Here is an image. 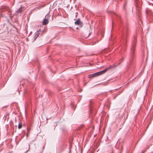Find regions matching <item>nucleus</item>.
Listing matches in <instances>:
<instances>
[{
  "label": "nucleus",
  "instance_id": "1",
  "mask_svg": "<svg viewBox=\"0 0 153 153\" xmlns=\"http://www.w3.org/2000/svg\"><path fill=\"white\" fill-rule=\"evenodd\" d=\"M111 68V66H110L108 67L107 68H105V70L100 71L95 73H94L93 74H90L88 75V77L91 78H93L94 77H95L97 76H98L99 75H100L105 72L107 70L110 69Z\"/></svg>",
  "mask_w": 153,
  "mask_h": 153
},
{
  "label": "nucleus",
  "instance_id": "2",
  "mask_svg": "<svg viewBox=\"0 0 153 153\" xmlns=\"http://www.w3.org/2000/svg\"><path fill=\"white\" fill-rule=\"evenodd\" d=\"M134 40L132 42V45L131 48V53L132 55H133L134 53L135 45L136 42V37L134 36L133 37Z\"/></svg>",
  "mask_w": 153,
  "mask_h": 153
},
{
  "label": "nucleus",
  "instance_id": "3",
  "mask_svg": "<svg viewBox=\"0 0 153 153\" xmlns=\"http://www.w3.org/2000/svg\"><path fill=\"white\" fill-rule=\"evenodd\" d=\"M7 11L8 12L9 15L11 18H12L13 17V16L11 14V10H10V8L7 6L3 7H2L1 9V12Z\"/></svg>",
  "mask_w": 153,
  "mask_h": 153
},
{
  "label": "nucleus",
  "instance_id": "4",
  "mask_svg": "<svg viewBox=\"0 0 153 153\" xmlns=\"http://www.w3.org/2000/svg\"><path fill=\"white\" fill-rule=\"evenodd\" d=\"M141 0H135V4L136 6V9L137 10H139V6L141 4Z\"/></svg>",
  "mask_w": 153,
  "mask_h": 153
},
{
  "label": "nucleus",
  "instance_id": "5",
  "mask_svg": "<svg viewBox=\"0 0 153 153\" xmlns=\"http://www.w3.org/2000/svg\"><path fill=\"white\" fill-rule=\"evenodd\" d=\"M48 16L46 15L45 16V18L44 19L42 22V25H47L48 23Z\"/></svg>",
  "mask_w": 153,
  "mask_h": 153
},
{
  "label": "nucleus",
  "instance_id": "6",
  "mask_svg": "<svg viewBox=\"0 0 153 153\" xmlns=\"http://www.w3.org/2000/svg\"><path fill=\"white\" fill-rule=\"evenodd\" d=\"M74 24L76 25H79L80 27H82V22L80 21V19H78L75 22Z\"/></svg>",
  "mask_w": 153,
  "mask_h": 153
},
{
  "label": "nucleus",
  "instance_id": "7",
  "mask_svg": "<svg viewBox=\"0 0 153 153\" xmlns=\"http://www.w3.org/2000/svg\"><path fill=\"white\" fill-rule=\"evenodd\" d=\"M39 31H36L35 33V36L33 37V38L34 39V40L36 39L37 37L39 36Z\"/></svg>",
  "mask_w": 153,
  "mask_h": 153
},
{
  "label": "nucleus",
  "instance_id": "8",
  "mask_svg": "<svg viewBox=\"0 0 153 153\" xmlns=\"http://www.w3.org/2000/svg\"><path fill=\"white\" fill-rule=\"evenodd\" d=\"M37 31H39V34H42L44 32H46V30L45 29L44 30H41V29L39 30H37Z\"/></svg>",
  "mask_w": 153,
  "mask_h": 153
},
{
  "label": "nucleus",
  "instance_id": "9",
  "mask_svg": "<svg viewBox=\"0 0 153 153\" xmlns=\"http://www.w3.org/2000/svg\"><path fill=\"white\" fill-rule=\"evenodd\" d=\"M23 7H21L19 9L17 10L16 11L17 13H21L23 11Z\"/></svg>",
  "mask_w": 153,
  "mask_h": 153
},
{
  "label": "nucleus",
  "instance_id": "10",
  "mask_svg": "<svg viewBox=\"0 0 153 153\" xmlns=\"http://www.w3.org/2000/svg\"><path fill=\"white\" fill-rule=\"evenodd\" d=\"M22 124H20V123L18 125V128L20 129L22 128Z\"/></svg>",
  "mask_w": 153,
  "mask_h": 153
},
{
  "label": "nucleus",
  "instance_id": "11",
  "mask_svg": "<svg viewBox=\"0 0 153 153\" xmlns=\"http://www.w3.org/2000/svg\"><path fill=\"white\" fill-rule=\"evenodd\" d=\"M126 3L124 4V6H123V8H124H124H125V5H126Z\"/></svg>",
  "mask_w": 153,
  "mask_h": 153
},
{
  "label": "nucleus",
  "instance_id": "12",
  "mask_svg": "<svg viewBox=\"0 0 153 153\" xmlns=\"http://www.w3.org/2000/svg\"><path fill=\"white\" fill-rule=\"evenodd\" d=\"M76 16H77V13H76Z\"/></svg>",
  "mask_w": 153,
  "mask_h": 153
},
{
  "label": "nucleus",
  "instance_id": "13",
  "mask_svg": "<svg viewBox=\"0 0 153 153\" xmlns=\"http://www.w3.org/2000/svg\"><path fill=\"white\" fill-rule=\"evenodd\" d=\"M26 136H27V137L28 136V134L27 133L26 134Z\"/></svg>",
  "mask_w": 153,
  "mask_h": 153
}]
</instances>
